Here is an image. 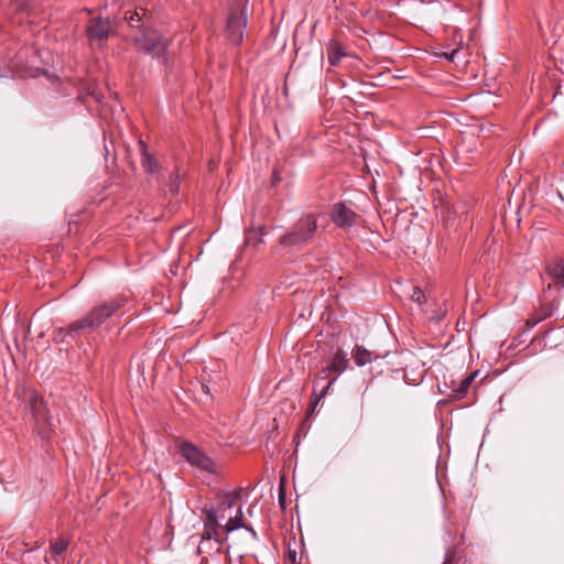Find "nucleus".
<instances>
[{"instance_id":"10","label":"nucleus","mask_w":564,"mask_h":564,"mask_svg":"<svg viewBox=\"0 0 564 564\" xmlns=\"http://www.w3.org/2000/svg\"><path fill=\"white\" fill-rule=\"evenodd\" d=\"M78 319L69 324L67 327H59L54 330L53 340L56 344H70L76 336L83 332L82 327H77Z\"/></svg>"},{"instance_id":"6","label":"nucleus","mask_w":564,"mask_h":564,"mask_svg":"<svg viewBox=\"0 0 564 564\" xmlns=\"http://www.w3.org/2000/svg\"><path fill=\"white\" fill-rule=\"evenodd\" d=\"M180 451L185 460L198 470L207 474H215L217 470L216 463L207 456L200 448L192 443L183 442Z\"/></svg>"},{"instance_id":"26","label":"nucleus","mask_w":564,"mask_h":564,"mask_svg":"<svg viewBox=\"0 0 564 564\" xmlns=\"http://www.w3.org/2000/svg\"><path fill=\"white\" fill-rule=\"evenodd\" d=\"M243 528L251 534V536L257 540L258 539V535H257V532L251 528V527H246L243 525Z\"/></svg>"},{"instance_id":"9","label":"nucleus","mask_w":564,"mask_h":564,"mask_svg":"<svg viewBox=\"0 0 564 564\" xmlns=\"http://www.w3.org/2000/svg\"><path fill=\"white\" fill-rule=\"evenodd\" d=\"M356 217V213L343 204H336L330 213L332 220L340 228L354 226Z\"/></svg>"},{"instance_id":"5","label":"nucleus","mask_w":564,"mask_h":564,"mask_svg":"<svg viewBox=\"0 0 564 564\" xmlns=\"http://www.w3.org/2000/svg\"><path fill=\"white\" fill-rule=\"evenodd\" d=\"M124 303L123 299H113L107 303L94 307L89 314L78 319L77 327H82L83 332L86 329H95L100 326L108 317H110Z\"/></svg>"},{"instance_id":"25","label":"nucleus","mask_w":564,"mask_h":564,"mask_svg":"<svg viewBox=\"0 0 564 564\" xmlns=\"http://www.w3.org/2000/svg\"><path fill=\"white\" fill-rule=\"evenodd\" d=\"M200 389L205 394H210V388L207 383H200Z\"/></svg>"},{"instance_id":"8","label":"nucleus","mask_w":564,"mask_h":564,"mask_svg":"<svg viewBox=\"0 0 564 564\" xmlns=\"http://www.w3.org/2000/svg\"><path fill=\"white\" fill-rule=\"evenodd\" d=\"M37 2L39 0H11V10L25 14L28 23L35 24L42 12Z\"/></svg>"},{"instance_id":"23","label":"nucleus","mask_w":564,"mask_h":564,"mask_svg":"<svg viewBox=\"0 0 564 564\" xmlns=\"http://www.w3.org/2000/svg\"><path fill=\"white\" fill-rule=\"evenodd\" d=\"M208 523L215 525L217 523V516L214 510L208 511L207 514Z\"/></svg>"},{"instance_id":"1","label":"nucleus","mask_w":564,"mask_h":564,"mask_svg":"<svg viewBox=\"0 0 564 564\" xmlns=\"http://www.w3.org/2000/svg\"><path fill=\"white\" fill-rule=\"evenodd\" d=\"M18 399L23 405V411L31 414L42 438L50 440L54 422L43 400L30 388L21 389Z\"/></svg>"},{"instance_id":"13","label":"nucleus","mask_w":564,"mask_h":564,"mask_svg":"<svg viewBox=\"0 0 564 564\" xmlns=\"http://www.w3.org/2000/svg\"><path fill=\"white\" fill-rule=\"evenodd\" d=\"M352 358L358 367H362L372 360V352L362 346H356L352 350Z\"/></svg>"},{"instance_id":"22","label":"nucleus","mask_w":564,"mask_h":564,"mask_svg":"<svg viewBox=\"0 0 564 564\" xmlns=\"http://www.w3.org/2000/svg\"><path fill=\"white\" fill-rule=\"evenodd\" d=\"M169 191L172 195H177L180 192V175H175V177L169 184Z\"/></svg>"},{"instance_id":"27","label":"nucleus","mask_w":564,"mask_h":564,"mask_svg":"<svg viewBox=\"0 0 564 564\" xmlns=\"http://www.w3.org/2000/svg\"><path fill=\"white\" fill-rule=\"evenodd\" d=\"M224 503H226V506H227L228 508H232V507H234V505H235V501H234V499L228 498V499H226V500L224 501Z\"/></svg>"},{"instance_id":"17","label":"nucleus","mask_w":564,"mask_h":564,"mask_svg":"<svg viewBox=\"0 0 564 564\" xmlns=\"http://www.w3.org/2000/svg\"><path fill=\"white\" fill-rule=\"evenodd\" d=\"M475 375L466 377L459 382V386L453 390L452 397L455 399H462L465 397Z\"/></svg>"},{"instance_id":"18","label":"nucleus","mask_w":564,"mask_h":564,"mask_svg":"<svg viewBox=\"0 0 564 564\" xmlns=\"http://www.w3.org/2000/svg\"><path fill=\"white\" fill-rule=\"evenodd\" d=\"M241 521H242V511H241V509L239 508V509L237 510V514H236L235 517H230V518L228 519V521H227V523H226V531H227V532H232V531H235V530H237V529H239V528L243 527V525H242V523H241Z\"/></svg>"},{"instance_id":"29","label":"nucleus","mask_w":564,"mask_h":564,"mask_svg":"<svg viewBox=\"0 0 564 564\" xmlns=\"http://www.w3.org/2000/svg\"><path fill=\"white\" fill-rule=\"evenodd\" d=\"M443 564H452V561H451L449 556L446 557V560L444 561Z\"/></svg>"},{"instance_id":"30","label":"nucleus","mask_w":564,"mask_h":564,"mask_svg":"<svg viewBox=\"0 0 564 564\" xmlns=\"http://www.w3.org/2000/svg\"><path fill=\"white\" fill-rule=\"evenodd\" d=\"M239 498H240V490L235 494V499H239Z\"/></svg>"},{"instance_id":"21","label":"nucleus","mask_w":564,"mask_h":564,"mask_svg":"<svg viewBox=\"0 0 564 564\" xmlns=\"http://www.w3.org/2000/svg\"><path fill=\"white\" fill-rule=\"evenodd\" d=\"M411 300L417 303L420 306L423 304L425 300V295L420 288H413V291L410 295Z\"/></svg>"},{"instance_id":"14","label":"nucleus","mask_w":564,"mask_h":564,"mask_svg":"<svg viewBox=\"0 0 564 564\" xmlns=\"http://www.w3.org/2000/svg\"><path fill=\"white\" fill-rule=\"evenodd\" d=\"M264 228L258 227L254 229H250L246 232L245 243L247 246L256 247L259 243L263 242Z\"/></svg>"},{"instance_id":"20","label":"nucleus","mask_w":564,"mask_h":564,"mask_svg":"<svg viewBox=\"0 0 564 564\" xmlns=\"http://www.w3.org/2000/svg\"><path fill=\"white\" fill-rule=\"evenodd\" d=\"M67 545L66 540L59 539L52 543L51 549L55 555H61L67 549Z\"/></svg>"},{"instance_id":"12","label":"nucleus","mask_w":564,"mask_h":564,"mask_svg":"<svg viewBox=\"0 0 564 564\" xmlns=\"http://www.w3.org/2000/svg\"><path fill=\"white\" fill-rule=\"evenodd\" d=\"M348 368V359L347 354L343 350H337L334 355L333 361L330 366L325 368L323 372L327 371H336V372H344Z\"/></svg>"},{"instance_id":"15","label":"nucleus","mask_w":564,"mask_h":564,"mask_svg":"<svg viewBox=\"0 0 564 564\" xmlns=\"http://www.w3.org/2000/svg\"><path fill=\"white\" fill-rule=\"evenodd\" d=\"M549 270L554 283L564 286V264L562 262H556L550 267Z\"/></svg>"},{"instance_id":"7","label":"nucleus","mask_w":564,"mask_h":564,"mask_svg":"<svg viewBox=\"0 0 564 564\" xmlns=\"http://www.w3.org/2000/svg\"><path fill=\"white\" fill-rule=\"evenodd\" d=\"M113 31L110 19L96 18L87 25V35L90 42L102 41Z\"/></svg>"},{"instance_id":"3","label":"nucleus","mask_w":564,"mask_h":564,"mask_svg":"<svg viewBox=\"0 0 564 564\" xmlns=\"http://www.w3.org/2000/svg\"><path fill=\"white\" fill-rule=\"evenodd\" d=\"M134 45L139 51L150 54L162 63H166L164 53L167 42L158 31L152 29L139 30L138 34L134 36Z\"/></svg>"},{"instance_id":"11","label":"nucleus","mask_w":564,"mask_h":564,"mask_svg":"<svg viewBox=\"0 0 564 564\" xmlns=\"http://www.w3.org/2000/svg\"><path fill=\"white\" fill-rule=\"evenodd\" d=\"M327 59L330 65H337L346 53L341 44L336 40H330L326 46Z\"/></svg>"},{"instance_id":"24","label":"nucleus","mask_w":564,"mask_h":564,"mask_svg":"<svg viewBox=\"0 0 564 564\" xmlns=\"http://www.w3.org/2000/svg\"><path fill=\"white\" fill-rule=\"evenodd\" d=\"M457 52H458V48H455V50H453V51H452V52H449V53H442L441 55H442L443 57H445L447 61H451V62H452V61H454L455 55L457 54Z\"/></svg>"},{"instance_id":"19","label":"nucleus","mask_w":564,"mask_h":564,"mask_svg":"<svg viewBox=\"0 0 564 564\" xmlns=\"http://www.w3.org/2000/svg\"><path fill=\"white\" fill-rule=\"evenodd\" d=\"M144 14V9L140 8V10H134V11H126L124 12V19L129 22V24L131 26H134V22H140L141 21V13Z\"/></svg>"},{"instance_id":"2","label":"nucleus","mask_w":564,"mask_h":564,"mask_svg":"<svg viewBox=\"0 0 564 564\" xmlns=\"http://www.w3.org/2000/svg\"><path fill=\"white\" fill-rule=\"evenodd\" d=\"M316 230V220L312 215L302 217L292 228L291 231L281 236L279 245L282 247L301 248L307 243Z\"/></svg>"},{"instance_id":"16","label":"nucleus","mask_w":564,"mask_h":564,"mask_svg":"<svg viewBox=\"0 0 564 564\" xmlns=\"http://www.w3.org/2000/svg\"><path fill=\"white\" fill-rule=\"evenodd\" d=\"M142 147V166L148 173H154L158 169V161L147 152L143 144Z\"/></svg>"},{"instance_id":"4","label":"nucleus","mask_w":564,"mask_h":564,"mask_svg":"<svg viewBox=\"0 0 564 564\" xmlns=\"http://www.w3.org/2000/svg\"><path fill=\"white\" fill-rule=\"evenodd\" d=\"M247 8L245 0H234L229 6V14L226 21V35L234 44H240L243 39V30L247 24Z\"/></svg>"},{"instance_id":"28","label":"nucleus","mask_w":564,"mask_h":564,"mask_svg":"<svg viewBox=\"0 0 564 564\" xmlns=\"http://www.w3.org/2000/svg\"><path fill=\"white\" fill-rule=\"evenodd\" d=\"M335 380H336V379L334 378V379H332V380L327 383V386L324 388L323 393H326V392L330 389V387H332V384L335 382Z\"/></svg>"}]
</instances>
